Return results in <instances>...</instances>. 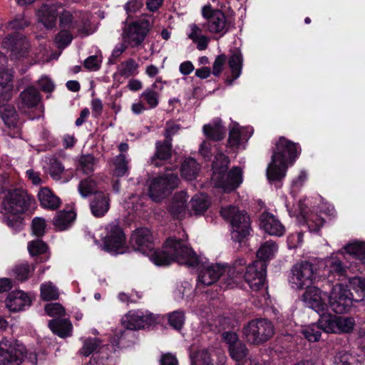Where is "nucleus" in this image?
Masks as SVG:
<instances>
[{
  "label": "nucleus",
  "mask_w": 365,
  "mask_h": 365,
  "mask_svg": "<svg viewBox=\"0 0 365 365\" xmlns=\"http://www.w3.org/2000/svg\"><path fill=\"white\" fill-rule=\"evenodd\" d=\"M122 325L123 330H120L117 334V339L113 344L103 345L101 344L98 351L91 357L94 363L97 365H115L111 353H115V346L123 348L129 346L134 343L135 339L133 331L145 329L155 324L156 319L153 314H144L143 312L130 311L122 319Z\"/></svg>",
  "instance_id": "f257e3e1"
},
{
  "label": "nucleus",
  "mask_w": 365,
  "mask_h": 365,
  "mask_svg": "<svg viewBox=\"0 0 365 365\" xmlns=\"http://www.w3.org/2000/svg\"><path fill=\"white\" fill-rule=\"evenodd\" d=\"M147 256L158 267L168 266L173 262H178L188 267H197L200 264L199 257L192 248L185 245L181 239L176 237H168L161 249L153 247Z\"/></svg>",
  "instance_id": "f03ea898"
},
{
  "label": "nucleus",
  "mask_w": 365,
  "mask_h": 365,
  "mask_svg": "<svg viewBox=\"0 0 365 365\" xmlns=\"http://www.w3.org/2000/svg\"><path fill=\"white\" fill-rule=\"evenodd\" d=\"M301 153L298 143L282 136L275 145L266 175L270 182L282 181L286 176L288 165H293Z\"/></svg>",
  "instance_id": "7ed1b4c3"
},
{
  "label": "nucleus",
  "mask_w": 365,
  "mask_h": 365,
  "mask_svg": "<svg viewBox=\"0 0 365 365\" xmlns=\"http://www.w3.org/2000/svg\"><path fill=\"white\" fill-rule=\"evenodd\" d=\"M277 248L278 246L275 242L266 241L257 252L256 255L259 259L246 267L244 279L252 290L259 291L264 287L267 277V261L274 258Z\"/></svg>",
  "instance_id": "20e7f679"
},
{
  "label": "nucleus",
  "mask_w": 365,
  "mask_h": 365,
  "mask_svg": "<svg viewBox=\"0 0 365 365\" xmlns=\"http://www.w3.org/2000/svg\"><path fill=\"white\" fill-rule=\"evenodd\" d=\"M220 215L227 221H230L232 226L231 239L237 242L239 246L246 242L252 230L250 219L245 211H240L234 205L222 207Z\"/></svg>",
  "instance_id": "39448f33"
},
{
  "label": "nucleus",
  "mask_w": 365,
  "mask_h": 365,
  "mask_svg": "<svg viewBox=\"0 0 365 365\" xmlns=\"http://www.w3.org/2000/svg\"><path fill=\"white\" fill-rule=\"evenodd\" d=\"M288 282L294 289H304L322 282L317 264L304 260L295 263L288 275Z\"/></svg>",
  "instance_id": "423d86ee"
},
{
  "label": "nucleus",
  "mask_w": 365,
  "mask_h": 365,
  "mask_svg": "<svg viewBox=\"0 0 365 365\" xmlns=\"http://www.w3.org/2000/svg\"><path fill=\"white\" fill-rule=\"evenodd\" d=\"M326 284L330 288L329 291H324V295L328 299V309L336 314L348 312L354 302L348 287L341 283H331L329 279L326 281Z\"/></svg>",
  "instance_id": "0eeeda50"
},
{
  "label": "nucleus",
  "mask_w": 365,
  "mask_h": 365,
  "mask_svg": "<svg viewBox=\"0 0 365 365\" xmlns=\"http://www.w3.org/2000/svg\"><path fill=\"white\" fill-rule=\"evenodd\" d=\"M274 333L272 322L264 318L252 319L242 329L245 339L254 345L265 343L272 337Z\"/></svg>",
  "instance_id": "6e6552de"
},
{
  "label": "nucleus",
  "mask_w": 365,
  "mask_h": 365,
  "mask_svg": "<svg viewBox=\"0 0 365 365\" xmlns=\"http://www.w3.org/2000/svg\"><path fill=\"white\" fill-rule=\"evenodd\" d=\"M180 182L178 174L164 173L153 178L148 186V195L155 202H160L178 187Z\"/></svg>",
  "instance_id": "1a4fd4ad"
},
{
  "label": "nucleus",
  "mask_w": 365,
  "mask_h": 365,
  "mask_svg": "<svg viewBox=\"0 0 365 365\" xmlns=\"http://www.w3.org/2000/svg\"><path fill=\"white\" fill-rule=\"evenodd\" d=\"M154 23L153 15H143L140 19L129 24L123 31V40L131 47L142 43Z\"/></svg>",
  "instance_id": "9d476101"
},
{
  "label": "nucleus",
  "mask_w": 365,
  "mask_h": 365,
  "mask_svg": "<svg viewBox=\"0 0 365 365\" xmlns=\"http://www.w3.org/2000/svg\"><path fill=\"white\" fill-rule=\"evenodd\" d=\"M27 358V349L17 341H0V365H20Z\"/></svg>",
  "instance_id": "9b49d317"
},
{
  "label": "nucleus",
  "mask_w": 365,
  "mask_h": 365,
  "mask_svg": "<svg viewBox=\"0 0 365 365\" xmlns=\"http://www.w3.org/2000/svg\"><path fill=\"white\" fill-rule=\"evenodd\" d=\"M34 200L23 189L9 190L3 202L4 210L7 212L24 213Z\"/></svg>",
  "instance_id": "f8f14e48"
},
{
  "label": "nucleus",
  "mask_w": 365,
  "mask_h": 365,
  "mask_svg": "<svg viewBox=\"0 0 365 365\" xmlns=\"http://www.w3.org/2000/svg\"><path fill=\"white\" fill-rule=\"evenodd\" d=\"M106 230L107 234L103 240V250L112 255L123 254L125 245L123 229L117 224H110Z\"/></svg>",
  "instance_id": "ddd939ff"
},
{
  "label": "nucleus",
  "mask_w": 365,
  "mask_h": 365,
  "mask_svg": "<svg viewBox=\"0 0 365 365\" xmlns=\"http://www.w3.org/2000/svg\"><path fill=\"white\" fill-rule=\"evenodd\" d=\"M202 15L206 19L203 27L212 34L225 35L229 26L225 14L219 9L213 10L210 6H205L202 9Z\"/></svg>",
  "instance_id": "4468645a"
},
{
  "label": "nucleus",
  "mask_w": 365,
  "mask_h": 365,
  "mask_svg": "<svg viewBox=\"0 0 365 365\" xmlns=\"http://www.w3.org/2000/svg\"><path fill=\"white\" fill-rule=\"evenodd\" d=\"M321 283V288L314 284L305 287L306 290L303 294L304 302L318 314L328 311V299L324 295V291H328L326 289L327 284L325 282Z\"/></svg>",
  "instance_id": "2eb2a0df"
},
{
  "label": "nucleus",
  "mask_w": 365,
  "mask_h": 365,
  "mask_svg": "<svg viewBox=\"0 0 365 365\" xmlns=\"http://www.w3.org/2000/svg\"><path fill=\"white\" fill-rule=\"evenodd\" d=\"M41 93H20L17 103L19 110L27 115L29 118L34 119L40 116L43 112L40 105Z\"/></svg>",
  "instance_id": "dca6fc26"
},
{
  "label": "nucleus",
  "mask_w": 365,
  "mask_h": 365,
  "mask_svg": "<svg viewBox=\"0 0 365 365\" xmlns=\"http://www.w3.org/2000/svg\"><path fill=\"white\" fill-rule=\"evenodd\" d=\"M58 17L61 29L83 33L87 22L82 18L80 11L67 10L62 6Z\"/></svg>",
  "instance_id": "f3484780"
},
{
  "label": "nucleus",
  "mask_w": 365,
  "mask_h": 365,
  "mask_svg": "<svg viewBox=\"0 0 365 365\" xmlns=\"http://www.w3.org/2000/svg\"><path fill=\"white\" fill-rule=\"evenodd\" d=\"M12 93H0V115L4 124L9 128H17L19 114L14 105L9 103Z\"/></svg>",
  "instance_id": "a211bd4d"
},
{
  "label": "nucleus",
  "mask_w": 365,
  "mask_h": 365,
  "mask_svg": "<svg viewBox=\"0 0 365 365\" xmlns=\"http://www.w3.org/2000/svg\"><path fill=\"white\" fill-rule=\"evenodd\" d=\"M225 266L217 263L201 268L197 276V285L205 287L214 284L225 273Z\"/></svg>",
  "instance_id": "6ab92c4d"
},
{
  "label": "nucleus",
  "mask_w": 365,
  "mask_h": 365,
  "mask_svg": "<svg viewBox=\"0 0 365 365\" xmlns=\"http://www.w3.org/2000/svg\"><path fill=\"white\" fill-rule=\"evenodd\" d=\"M131 241L135 249L147 255L155 246L151 231L146 227H140L131 235Z\"/></svg>",
  "instance_id": "aec40b11"
},
{
  "label": "nucleus",
  "mask_w": 365,
  "mask_h": 365,
  "mask_svg": "<svg viewBox=\"0 0 365 365\" xmlns=\"http://www.w3.org/2000/svg\"><path fill=\"white\" fill-rule=\"evenodd\" d=\"M62 5L58 3L43 4L37 11L38 21L46 28L53 29L56 24Z\"/></svg>",
  "instance_id": "412c9836"
},
{
  "label": "nucleus",
  "mask_w": 365,
  "mask_h": 365,
  "mask_svg": "<svg viewBox=\"0 0 365 365\" xmlns=\"http://www.w3.org/2000/svg\"><path fill=\"white\" fill-rule=\"evenodd\" d=\"M2 46L4 48L9 50L11 56L16 58L26 55L30 47L26 38L19 35L6 37L3 41Z\"/></svg>",
  "instance_id": "4be33fe9"
},
{
  "label": "nucleus",
  "mask_w": 365,
  "mask_h": 365,
  "mask_svg": "<svg viewBox=\"0 0 365 365\" xmlns=\"http://www.w3.org/2000/svg\"><path fill=\"white\" fill-rule=\"evenodd\" d=\"M217 186L225 190L233 191L242 182V170L239 166H234L226 174L223 175V179L219 178L216 181Z\"/></svg>",
  "instance_id": "5701e85b"
},
{
  "label": "nucleus",
  "mask_w": 365,
  "mask_h": 365,
  "mask_svg": "<svg viewBox=\"0 0 365 365\" xmlns=\"http://www.w3.org/2000/svg\"><path fill=\"white\" fill-rule=\"evenodd\" d=\"M30 297L21 290H14L9 293L6 299V305L11 312L22 311L26 307H30Z\"/></svg>",
  "instance_id": "b1692460"
},
{
  "label": "nucleus",
  "mask_w": 365,
  "mask_h": 365,
  "mask_svg": "<svg viewBox=\"0 0 365 365\" xmlns=\"http://www.w3.org/2000/svg\"><path fill=\"white\" fill-rule=\"evenodd\" d=\"M109 194L103 191L94 193L90 202V209L92 215L96 217H103L110 209Z\"/></svg>",
  "instance_id": "393cba45"
},
{
  "label": "nucleus",
  "mask_w": 365,
  "mask_h": 365,
  "mask_svg": "<svg viewBox=\"0 0 365 365\" xmlns=\"http://www.w3.org/2000/svg\"><path fill=\"white\" fill-rule=\"evenodd\" d=\"M259 227L270 235L282 236L285 229L280 221L272 214L266 212L261 215Z\"/></svg>",
  "instance_id": "a878e982"
},
{
  "label": "nucleus",
  "mask_w": 365,
  "mask_h": 365,
  "mask_svg": "<svg viewBox=\"0 0 365 365\" xmlns=\"http://www.w3.org/2000/svg\"><path fill=\"white\" fill-rule=\"evenodd\" d=\"M187 198V192L183 190L174 195L168 207V210L173 219L180 220L185 216Z\"/></svg>",
  "instance_id": "bb28decb"
},
{
  "label": "nucleus",
  "mask_w": 365,
  "mask_h": 365,
  "mask_svg": "<svg viewBox=\"0 0 365 365\" xmlns=\"http://www.w3.org/2000/svg\"><path fill=\"white\" fill-rule=\"evenodd\" d=\"M29 255L34 258L36 263H43L50 258L48 245L42 240L37 239L28 242Z\"/></svg>",
  "instance_id": "cd10ccee"
},
{
  "label": "nucleus",
  "mask_w": 365,
  "mask_h": 365,
  "mask_svg": "<svg viewBox=\"0 0 365 365\" xmlns=\"http://www.w3.org/2000/svg\"><path fill=\"white\" fill-rule=\"evenodd\" d=\"M48 327L56 335L62 339H66L72 335L73 325L68 319L56 317L49 320Z\"/></svg>",
  "instance_id": "c85d7f7f"
},
{
  "label": "nucleus",
  "mask_w": 365,
  "mask_h": 365,
  "mask_svg": "<svg viewBox=\"0 0 365 365\" xmlns=\"http://www.w3.org/2000/svg\"><path fill=\"white\" fill-rule=\"evenodd\" d=\"M202 130L206 138L214 142L222 140L226 134V128L220 118L213 119L212 124L204 125Z\"/></svg>",
  "instance_id": "c756f323"
},
{
  "label": "nucleus",
  "mask_w": 365,
  "mask_h": 365,
  "mask_svg": "<svg viewBox=\"0 0 365 365\" xmlns=\"http://www.w3.org/2000/svg\"><path fill=\"white\" fill-rule=\"evenodd\" d=\"M228 351L230 357L237 362L236 365H258L247 359L249 350L242 341L228 346Z\"/></svg>",
  "instance_id": "7c9ffc66"
},
{
  "label": "nucleus",
  "mask_w": 365,
  "mask_h": 365,
  "mask_svg": "<svg viewBox=\"0 0 365 365\" xmlns=\"http://www.w3.org/2000/svg\"><path fill=\"white\" fill-rule=\"evenodd\" d=\"M230 164V158L222 152L218 151L215 153L212 163V170L213 177L217 181L219 178L223 179V175L229 170Z\"/></svg>",
  "instance_id": "2f4dec72"
},
{
  "label": "nucleus",
  "mask_w": 365,
  "mask_h": 365,
  "mask_svg": "<svg viewBox=\"0 0 365 365\" xmlns=\"http://www.w3.org/2000/svg\"><path fill=\"white\" fill-rule=\"evenodd\" d=\"M187 36L196 44L198 50L203 51L207 48L210 38L202 34V29L197 24L193 23L188 26Z\"/></svg>",
  "instance_id": "473e14b6"
},
{
  "label": "nucleus",
  "mask_w": 365,
  "mask_h": 365,
  "mask_svg": "<svg viewBox=\"0 0 365 365\" xmlns=\"http://www.w3.org/2000/svg\"><path fill=\"white\" fill-rule=\"evenodd\" d=\"M38 197L41 206L48 210H56L61 204V199L46 187L41 188Z\"/></svg>",
  "instance_id": "72a5a7b5"
},
{
  "label": "nucleus",
  "mask_w": 365,
  "mask_h": 365,
  "mask_svg": "<svg viewBox=\"0 0 365 365\" xmlns=\"http://www.w3.org/2000/svg\"><path fill=\"white\" fill-rule=\"evenodd\" d=\"M326 266L327 267L329 276L327 279L324 278L322 279V282L326 283V281L329 279L331 281V283H332L333 281L330 279L331 277H333V278L336 277L340 278L341 277H345L347 274L348 266L345 264L338 257L330 259Z\"/></svg>",
  "instance_id": "f704fd0d"
},
{
  "label": "nucleus",
  "mask_w": 365,
  "mask_h": 365,
  "mask_svg": "<svg viewBox=\"0 0 365 365\" xmlns=\"http://www.w3.org/2000/svg\"><path fill=\"white\" fill-rule=\"evenodd\" d=\"M347 287L354 302H360L365 300V278L361 277H354L349 279Z\"/></svg>",
  "instance_id": "c9c22d12"
},
{
  "label": "nucleus",
  "mask_w": 365,
  "mask_h": 365,
  "mask_svg": "<svg viewBox=\"0 0 365 365\" xmlns=\"http://www.w3.org/2000/svg\"><path fill=\"white\" fill-rule=\"evenodd\" d=\"M76 214L73 210H60L53 220V225L56 230L63 231L67 230L76 220Z\"/></svg>",
  "instance_id": "e433bc0d"
},
{
  "label": "nucleus",
  "mask_w": 365,
  "mask_h": 365,
  "mask_svg": "<svg viewBox=\"0 0 365 365\" xmlns=\"http://www.w3.org/2000/svg\"><path fill=\"white\" fill-rule=\"evenodd\" d=\"M242 63L243 58L240 51H233L228 59V65L232 76V79L227 80L228 84H232L235 79L240 77L242 73Z\"/></svg>",
  "instance_id": "4c0bfd02"
},
{
  "label": "nucleus",
  "mask_w": 365,
  "mask_h": 365,
  "mask_svg": "<svg viewBox=\"0 0 365 365\" xmlns=\"http://www.w3.org/2000/svg\"><path fill=\"white\" fill-rule=\"evenodd\" d=\"M343 250L354 259L365 264V242L355 240L346 245Z\"/></svg>",
  "instance_id": "58836bf2"
},
{
  "label": "nucleus",
  "mask_w": 365,
  "mask_h": 365,
  "mask_svg": "<svg viewBox=\"0 0 365 365\" xmlns=\"http://www.w3.org/2000/svg\"><path fill=\"white\" fill-rule=\"evenodd\" d=\"M172 157V148L168 145H165L161 143L160 140L155 143V151L153 156L150 158L151 164L155 167L161 166V164L158 161H165L170 160Z\"/></svg>",
  "instance_id": "ea45409f"
},
{
  "label": "nucleus",
  "mask_w": 365,
  "mask_h": 365,
  "mask_svg": "<svg viewBox=\"0 0 365 365\" xmlns=\"http://www.w3.org/2000/svg\"><path fill=\"white\" fill-rule=\"evenodd\" d=\"M317 324L320 326L322 331L326 333L336 334V323L338 316L328 313L327 311L321 312Z\"/></svg>",
  "instance_id": "a19ab883"
},
{
  "label": "nucleus",
  "mask_w": 365,
  "mask_h": 365,
  "mask_svg": "<svg viewBox=\"0 0 365 365\" xmlns=\"http://www.w3.org/2000/svg\"><path fill=\"white\" fill-rule=\"evenodd\" d=\"M102 344V341L96 337H88L84 339L82 347L79 349L78 354L83 356L93 355L98 351Z\"/></svg>",
  "instance_id": "79ce46f5"
},
{
  "label": "nucleus",
  "mask_w": 365,
  "mask_h": 365,
  "mask_svg": "<svg viewBox=\"0 0 365 365\" xmlns=\"http://www.w3.org/2000/svg\"><path fill=\"white\" fill-rule=\"evenodd\" d=\"M198 167L193 158L185 160L181 165L180 173L182 178L187 180L195 179L197 175Z\"/></svg>",
  "instance_id": "37998d69"
},
{
  "label": "nucleus",
  "mask_w": 365,
  "mask_h": 365,
  "mask_svg": "<svg viewBox=\"0 0 365 365\" xmlns=\"http://www.w3.org/2000/svg\"><path fill=\"white\" fill-rule=\"evenodd\" d=\"M97 182L95 180L88 177L81 180L78 185V191L83 198H86L88 196L97 192Z\"/></svg>",
  "instance_id": "c03bdc74"
},
{
  "label": "nucleus",
  "mask_w": 365,
  "mask_h": 365,
  "mask_svg": "<svg viewBox=\"0 0 365 365\" xmlns=\"http://www.w3.org/2000/svg\"><path fill=\"white\" fill-rule=\"evenodd\" d=\"M302 214L309 230L311 232L318 233L325 222L324 218L316 213L305 215L302 210Z\"/></svg>",
  "instance_id": "a18cd8bd"
},
{
  "label": "nucleus",
  "mask_w": 365,
  "mask_h": 365,
  "mask_svg": "<svg viewBox=\"0 0 365 365\" xmlns=\"http://www.w3.org/2000/svg\"><path fill=\"white\" fill-rule=\"evenodd\" d=\"M191 365H214L210 353L207 349H200L190 354Z\"/></svg>",
  "instance_id": "49530a36"
},
{
  "label": "nucleus",
  "mask_w": 365,
  "mask_h": 365,
  "mask_svg": "<svg viewBox=\"0 0 365 365\" xmlns=\"http://www.w3.org/2000/svg\"><path fill=\"white\" fill-rule=\"evenodd\" d=\"M336 334H350L354 331L355 320L351 317L338 316Z\"/></svg>",
  "instance_id": "de8ad7c7"
},
{
  "label": "nucleus",
  "mask_w": 365,
  "mask_h": 365,
  "mask_svg": "<svg viewBox=\"0 0 365 365\" xmlns=\"http://www.w3.org/2000/svg\"><path fill=\"white\" fill-rule=\"evenodd\" d=\"M169 325L177 331H180L185 321V312L182 310H176L168 314Z\"/></svg>",
  "instance_id": "09e8293b"
},
{
  "label": "nucleus",
  "mask_w": 365,
  "mask_h": 365,
  "mask_svg": "<svg viewBox=\"0 0 365 365\" xmlns=\"http://www.w3.org/2000/svg\"><path fill=\"white\" fill-rule=\"evenodd\" d=\"M238 125H239L236 123L229 132L227 148L232 150H237L241 145L242 133Z\"/></svg>",
  "instance_id": "8fccbe9b"
},
{
  "label": "nucleus",
  "mask_w": 365,
  "mask_h": 365,
  "mask_svg": "<svg viewBox=\"0 0 365 365\" xmlns=\"http://www.w3.org/2000/svg\"><path fill=\"white\" fill-rule=\"evenodd\" d=\"M58 289L52 284H41V297L45 302L56 300L58 299Z\"/></svg>",
  "instance_id": "3c124183"
},
{
  "label": "nucleus",
  "mask_w": 365,
  "mask_h": 365,
  "mask_svg": "<svg viewBox=\"0 0 365 365\" xmlns=\"http://www.w3.org/2000/svg\"><path fill=\"white\" fill-rule=\"evenodd\" d=\"M138 63L133 58L122 62L120 66V73L121 76L129 77L137 74Z\"/></svg>",
  "instance_id": "603ef678"
},
{
  "label": "nucleus",
  "mask_w": 365,
  "mask_h": 365,
  "mask_svg": "<svg viewBox=\"0 0 365 365\" xmlns=\"http://www.w3.org/2000/svg\"><path fill=\"white\" fill-rule=\"evenodd\" d=\"M356 362V358L351 354L341 351L334 356L331 365H353Z\"/></svg>",
  "instance_id": "864d4df0"
},
{
  "label": "nucleus",
  "mask_w": 365,
  "mask_h": 365,
  "mask_svg": "<svg viewBox=\"0 0 365 365\" xmlns=\"http://www.w3.org/2000/svg\"><path fill=\"white\" fill-rule=\"evenodd\" d=\"M14 271L19 280L26 281L34 271V267H31L29 263L26 262L16 265Z\"/></svg>",
  "instance_id": "5fc2aeb1"
},
{
  "label": "nucleus",
  "mask_w": 365,
  "mask_h": 365,
  "mask_svg": "<svg viewBox=\"0 0 365 365\" xmlns=\"http://www.w3.org/2000/svg\"><path fill=\"white\" fill-rule=\"evenodd\" d=\"M95 158L92 155H83L79 159V165L86 175L94 171Z\"/></svg>",
  "instance_id": "6e6d98bb"
},
{
  "label": "nucleus",
  "mask_w": 365,
  "mask_h": 365,
  "mask_svg": "<svg viewBox=\"0 0 365 365\" xmlns=\"http://www.w3.org/2000/svg\"><path fill=\"white\" fill-rule=\"evenodd\" d=\"M190 205L196 215L204 214L209 207L207 200L198 196L192 198Z\"/></svg>",
  "instance_id": "4d7b16f0"
},
{
  "label": "nucleus",
  "mask_w": 365,
  "mask_h": 365,
  "mask_svg": "<svg viewBox=\"0 0 365 365\" xmlns=\"http://www.w3.org/2000/svg\"><path fill=\"white\" fill-rule=\"evenodd\" d=\"M44 310L47 315L52 317L58 316L61 318L66 314L65 308L58 302L46 304Z\"/></svg>",
  "instance_id": "13d9d810"
},
{
  "label": "nucleus",
  "mask_w": 365,
  "mask_h": 365,
  "mask_svg": "<svg viewBox=\"0 0 365 365\" xmlns=\"http://www.w3.org/2000/svg\"><path fill=\"white\" fill-rule=\"evenodd\" d=\"M114 175L116 177H123L128 172V163L124 155L120 154L114 163Z\"/></svg>",
  "instance_id": "bf43d9fd"
},
{
  "label": "nucleus",
  "mask_w": 365,
  "mask_h": 365,
  "mask_svg": "<svg viewBox=\"0 0 365 365\" xmlns=\"http://www.w3.org/2000/svg\"><path fill=\"white\" fill-rule=\"evenodd\" d=\"M13 73L9 69H4L0 71V87L5 91L12 89Z\"/></svg>",
  "instance_id": "052dcab7"
},
{
  "label": "nucleus",
  "mask_w": 365,
  "mask_h": 365,
  "mask_svg": "<svg viewBox=\"0 0 365 365\" xmlns=\"http://www.w3.org/2000/svg\"><path fill=\"white\" fill-rule=\"evenodd\" d=\"M322 331L320 326L318 324L317 327H309L303 330L302 334L305 339L310 342H316L319 341Z\"/></svg>",
  "instance_id": "680f3d73"
},
{
  "label": "nucleus",
  "mask_w": 365,
  "mask_h": 365,
  "mask_svg": "<svg viewBox=\"0 0 365 365\" xmlns=\"http://www.w3.org/2000/svg\"><path fill=\"white\" fill-rule=\"evenodd\" d=\"M72 39L71 31L61 29L56 36L55 41L58 48H65L71 43Z\"/></svg>",
  "instance_id": "e2e57ef3"
},
{
  "label": "nucleus",
  "mask_w": 365,
  "mask_h": 365,
  "mask_svg": "<svg viewBox=\"0 0 365 365\" xmlns=\"http://www.w3.org/2000/svg\"><path fill=\"white\" fill-rule=\"evenodd\" d=\"M46 221L41 217H34L32 220L31 228L33 234L37 237H41L45 234Z\"/></svg>",
  "instance_id": "0e129e2a"
},
{
  "label": "nucleus",
  "mask_w": 365,
  "mask_h": 365,
  "mask_svg": "<svg viewBox=\"0 0 365 365\" xmlns=\"http://www.w3.org/2000/svg\"><path fill=\"white\" fill-rule=\"evenodd\" d=\"M21 213L8 212V215L4 217V221L10 227L18 228L23 222V217L20 215Z\"/></svg>",
  "instance_id": "69168bd1"
},
{
  "label": "nucleus",
  "mask_w": 365,
  "mask_h": 365,
  "mask_svg": "<svg viewBox=\"0 0 365 365\" xmlns=\"http://www.w3.org/2000/svg\"><path fill=\"white\" fill-rule=\"evenodd\" d=\"M101 56L93 55L88 57L83 63L84 67L90 71H98L101 64Z\"/></svg>",
  "instance_id": "338daca9"
},
{
  "label": "nucleus",
  "mask_w": 365,
  "mask_h": 365,
  "mask_svg": "<svg viewBox=\"0 0 365 365\" xmlns=\"http://www.w3.org/2000/svg\"><path fill=\"white\" fill-rule=\"evenodd\" d=\"M141 101L148 104L150 108H155L158 104V93H142L140 96Z\"/></svg>",
  "instance_id": "774afa93"
}]
</instances>
